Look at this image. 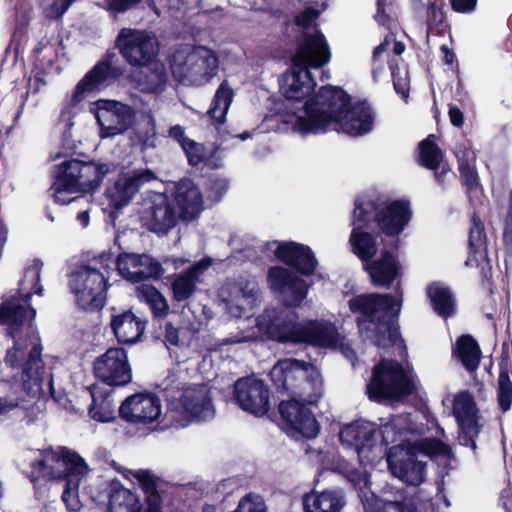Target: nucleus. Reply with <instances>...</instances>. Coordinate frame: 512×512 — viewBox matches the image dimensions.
I'll return each instance as SVG.
<instances>
[{
  "mask_svg": "<svg viewBox=\"0 0 512 512\" xmlns=\"http://www.w3.org/2000/svg\"><path fill=\"white\" fill-rule=\"evenodd\" d=\"M339 440L343 446L353 449L361 462L367 463L377 443V426L362 419L355 420L341 427Z\"/></svg>",
  "mask_w": 512,
  "mask_h": 512,
  "instance_id": "obj_24",
  "label": "nucleus"
},
{
  "mask_svg": "<svg viewBox=\"0 0 512 512\" xmlns=\"http://www.w3.org/2000/svg\"><path fill=\"white\" fill-rule=\"evenodd\" d=\"M392 81L395 92L407 102L410 93V80L408 71L401 73L399 69H392Z\"/></svg>",
  "mask_w": 512,
  "mask_h": 512,
  "instance_id": "obj_57",
  "label": "nucleus"
},
{
  "mask_svg": "<svg viewBox=\"0 0 512 512\" xmlns=\"http://www.w3.org/2000/svg\"><path fill=\"white\" fill-rule=\"evenodd\" d=\"M339 333L335 325L324 320H307L299 327L297 344L320 348H336Z\"/></svg>",
  "mask_w": 512,
  "mask_h": 512,
  "instance_id": "obj_34",
  "label": "nucleus"
},
{
  "mask_svg": "<svg viewBox=\"0 0 512 512\" xmlns=\"http://www.w3.org/2000/svg\"><path fill=\"white\" fill-rule=\"evenodd\" d=\"M147 68V72L141 73L137 81L141 91L154 94L163 92L168 81L165 65L155 59Z\"/></svg>",
  "mask_w": 512,
  "mask_h": 512,
  "instance_id": "obj_41",
  "label": "nucleus"
},
{
  "mask_svg": "<svg viewBox=\"0 0 512 512\" xmlns=\"http://www.w3.org/2000/svg\"><path fill=\"white\" fill-rule=\"evenodd\" d=\"M31 73L32 75L28 78V90L21 95V104L14 117L15 120L18 119L22 114L29 93L32 92L33 94H37L47 84L45 80L47 73L43 72L42 70L36 71L33 69Z\"/></svg>",
  "mask_w": 512,
  "mask_h": 512,
  "instance_id": "obj_54",
  "label": "nucleus"
},
{
  "mask_svg": "<svg viewBox=\"0 0 512 512\" xmlns=\"http://www.w3.org/2000/svg\"><path fill=\"white\" fill-rule=\"evenodd\" d=\"M133 475L145 495L146 508L143 512H162L163 501L157 488V477L149 470H138Z\"/></svg>",
  "mask_w": 512,
  "mask_h": 512,
  "instance_id": "obj_42",
  "label": "nucleus"
},
{
  "mask_svg": "<svg viewBox=\"0 0 512 512\" xmlns=\"http://www.w3.org/2000/svg\"><path fill=\"white\" fill-rule=\"evenodd\" d=\"M305 115L298 116L295 128L303 135L322 134L334 129L350 136L372 131L375 114L366 101L351 105V96L341 87L326 85L303 105Z\"/></svg>",
  "mask_w": 512,
  "mask_h": 512,
  "instance_id": "obj_1",
  "label": "nucleus"
},
{
  "mask_svg": "<svg viewBox=\"0 0 512 512\" xmlns=\"http://www.w3.org/2000/svg\"><path fill=\"white\" fill-rule=\"evenodd\" d=\"M136 295L145 302L154 317H165L169 313V305L163 294L151 284H142L136 288Z\"/></svg>",
  "mask_w": 512,
  "mask_h": 512,
  "instance_id": "obj_47",
  "label": "nucleus"
},
{
  "mask_svg": "<svg viewBox=\"0 0 512 512\" xmlns=\"http://www.w3.org/2000/svg\"><path fill=\"white\" fill-rule=\"evenodd\" d=\"M141 1L142 0H104L101 7L108 11L110 15L116 17L136 7Z\"/></svg>",
  "mask_w": 512,
  "mask_h": 512,
  "instance_id": "obj_58",
  "label": "nucleus"
},
{
  "mask_svg": "<svg viewBox=\"0 0 512 512\" xmlns=\"http://www.w3.org/2000/svg\"><path fill=\"white\" fill-rule=\"evenodd\" d=\"M374 287L389 289L394 281L401 275V265L398 260L397 250L383 249L380 257L370 260L363 265Z\"/></svg>",
  "mask_w": 512,
  "mask_h": 512,
  "instance_id": "obj_31",
  "label": "nucleus"
},
{
  "mask_svg": "<svg viewBox=\"0 0 512 512\" xmlns=\"http://www.w3.org/2000/svg\"><path fill=\"white\" fill-rule=\"evenodd\" d=\"M13 341V347L7 351L5 356L6 365L12 369L22 370L24 386L41 388L45 375L41 343L34 344L27 354L25 348L19 344L18 339Z\"/></svg>",
  "mask_w": 512,
  "mask_h": 512,
  "instance_id": "obj_16",
  "label": "nucleus"
},
{
  "mask_svg": "<svg viewBox=\"0 0 512 512\" xmlns=\"http://www.w3.org/2000/svg\"><path fill=\"white\" fill-rule=\"evenodd\" d=\"M228 187L229 182L227 179L214 177L209 179L207 190L210 197H213L214 200L219 201L228 190Z\"/></svg>",
  "mask_w": 512,
  "mask_h": 512,
  "instance_id": "obj_61",
  "label": "nucleus"
},
{
  "mask_svg": "<svg viewBox=\"0 0 512 512\" xmlns=\"http://www.w3.org/2000/svg\"><path fill=\"white\" fill-rule=\"evenodd\" d=\"M460 179L469 198L482 190L477 169L472 162L461 161L458 167Z\"/></svg>",
  "mask_w": 512,
  "mask_h": 512,
  "instance_id": "obj_52",
  "label": "nucleus"
},
{
  "mask_svg": "<svg viewBox=\"0 0 512 512\" xmlns=\"http://www.w3.org/2000/svg\"><path fill=\"white\" fill-rule=\"evenodd\" d=\"M352 252L362 261L369 262L377 253L376 237L365 229L353 228L349 237Z\"/></svg>",
  "mask_w": 512,
  "mask_h": 512,
  "instance_id": "obj_44",
  "label": "nucleus"
},
{
  "mask_svg": "<svg viewBox=\"0 0 512 512\" xmlns=\"http://www.w3.org/2000/svg\"><path fill=\"white\" fill-rule=\"evenodd\" d=\"M146 229L158 236H165L181 220L168 193L149 192L141 214Z\"/></svg>",
  "mask_w": 512,
  "mask_h": 512,
  "instance_id": "obj_12",
  "label": "nucleus"
},
{
  "mask_svg": "<svg viewBox=\"0 0 512 512\" xmlns=\"http://www.w3.org/2000/svg\"><path fill=\"white\" fill-rule=\"evenodd\" d=\"M512 339L508 336L501 345L499 357V371H511Z\"/></svg>",
  "mask_w": 512,
  "mask_h": 512,
  "instance_id": "obj_62",
  "label": "nucleus"
},
{
  "mask_svg": "<svg viewBox=\"0 0 512 512\" xmlns=\"http://www.w3.org/2000/svg\"><path fill=\"white\" fill-rule=\"evenodd\" d=\"M380 421H383V418H380ZM400 422V416L391 415L387 422L380 423L379 428H377V439L380 437L383 446L387 447L401 439L404 428L400 425Z\"/></svg>",
  "mask_w": 512,
  "mask_h": 512,
  "instance_id": "obj_51",
  "label": "nucleus"
},
{
  "mask_svg": "<svg viewBox=\"0 0 512 512\" xmlns=\"http://www.w3.org/2000/svg\"><path fill=\"white\" fill-rule=\"evenodd\" d=\"M316 81L309 69L293 67L285 72L280 79V91L286 100L302 102L310 97L316 88Z\"/></svg>",
  "mask_w": 512,
  "mask_h": 512,
  "instance_id": "obj_33",
  "label": "nucleus"
},
{
  "mask_svg": "<svg viewBox=\"0 0 512 512\" xmlns=\"http://www.w3.org/2000/svg\"><path fill=\"white\" fill-rule=\"evenodd\" d=\"M43 262L40 259L25 268L19 281L18 297L12 296L0 304V325L5 326L6 335L13 340L19 339L26 323L32 326L36 309L30 305L33 294L42 296L44 289L40 283Z\"/></svg>",
  "mask_w": 512,
  "mask_h": 512,
  "instance_id": "obj_3",
  "label": "nucleus"
},
{
  "mask_svg": "<svg viewBox=\"0 0 512 512\" xmlns=\"http://www.w3.org/2000/svg\"><path fill=\"white\" fill-rule=\"evenodd\" d=\"M169 196L181 220H193L201 212L202 194L191 179L183 178L176 182Z\"/></svg>",
  "mask_w": 512,
  "mask_h": 512,
  "instance_id": "obj_30",
  "label": "nucleus"
},
{
  "mask_svg": "<svg viewBox=\"0 0 512 512\" xmlns=\"http://www.w3.org/2000/svg\"><path fill=\"white\" fill-rule=\"evenodd\" d=\"M331 59V52L324 34L315 29L314 33L303 32L297 39L293 67L305 69L321 68Z\"/></svg>",
  "mask_w": 512,
  "mask_h": 512,
  "instance_id": "obj_19",
  "label": "nucleus"
},
{
  "mask_svg": "<svg viewBox=\"0 0 512 512\" xmlns=\"http://www.w3.org/2000/svg\"><path fill=\"white\" fill-rule=\"evenodd\" d=\"M347 478L359 490L362 501L367 502V512H416L417 504L414 497L401 495L399 499L384 500L369 491L367 476L354 469L348 472Z\"/></svg>",
  "mask_w": 512,
  "mask_h": 512,
  "instance_id": "obj_22",
  "label": "nucleus"
},
{
  "mask_svg": "<svg viewBox=\"0 0 512 512\" xmlns=\"http://www.w3.org/2000/svg\"><path fill=\"white\" fill-rule=\"evenodd\" d=\"M374 20L389 31L397 30L398 15L393 0H376Z\"/></svg>",
  "mask_w": 512,
  "mask_h": 512,
  "instance_id": "obj_50",
  "label": "nucleus"
},
{
  "mask_svg": "<svg viewBox=\"0 0 512 512\" xmlns=\"http://www.w3.org/2000/svg\"><path fill=\"white\" fill-rule=\"evenodd\" d=\"M108 512H143L140 498L131 490L113 481L109 486Z\"/></svg>",
  "mask_w": 512,
  "mask_h": 512,
  "instance_id": "obj_39",
  "label": "nucleus"
},
{
  "mask_svg": "<svg viewBox=\"0 0 512 512\" xmlns=\"http://www.w3.org/2000/svg\"><path fill=\"white\" fill-rule=\"evenodd\" d=\"M89 393L91 397V403L88 407L90 418L102 423L113 421L115 419V410L109 396L106 394L97 396L94 389H89Z\"/></svg>",
  "mask_w": 512,
  "mask_h": 512,
  "instance_id": "obj_48",
  "label": "nucleus"
},
{
  "mask_svg": "<svg viewBox=\"0 0 512 512\" xmlns=\"http://www.w3.org/2000/svg\"><path fill=\"white\" fill-rule=\"evenodd\" d=\"M115 48L131 67H148L159 53L155 36L145 30L122 28L116 39Z\"/></svg>",
  "mask_w": 512,
  "mask_h": 512,
  "instance_id": "obj_10",
  "label": "nucleus"
},
{
  "mask_svg": "<svg viewBox=\"0 0 512 512\" xmlns=\"http://www.w3.org/2000/svg\"><path fill=\"white\" fill-rule=\"evenodd\" d=\"M97 380L110 387H123L132 381L128 353L122 347H110L93 362Z\"/></svg>",
  "mask_w": 512,
  "mask_h": 512,
  "instance_id": "obj_13",
  "label": "nucleus"
},
{
  "mask_svg": "<svg viewBox=\"0 0 512 512\" xmlns=\"http://www.w3.org/2000/svg\"><path fill=\"white\" fill-rule=\"evenodd\" d=\"M381 206L379 199L356 200L351 223L353 228L370 229L372 223H376V214Z\"/></svg>",
  "mask_w": 512,
  "mask_h": 512,
  "instance_id": "obj_46",
  "label": "nucleus"
},
{
  "mask_svg": "<svg viewBox=\"0 0 512 512\" xmlns=\"http://www.w3.org/2000/svg\"><path fill=\"white\" fill-rule=\"evenodd\" d=\"M276 258L302 276L314 275L318 261L312 249L305 244L293 241L280 243L275 252Z\"/></svg>",
  "mask_w": 512,
  "mask_h": 512,
  "instance_id": "obj_29",
  "label": "nucleus"
},
{
  "mask_svg": "<svg viewBox=\"0 0 512 512\" xmlns=\"http://www.w3.org/2000/svg\"><path fill=\"white\" fill-rule=\"evenodd\" d=\"M318 15L319 13L317 10L309 7L297 14L294 22L297 26L302 27L303 29H309Z\"/></svg>",
  "mask_w": 512,
  "mask_h": 512,
  "instance_id": "obj_64",
  "label": "nucleus"
},
{
  "mask_svg": "<svg viewBox=\"0 0 512 512\" xmlns=\"http://www.w3.org/2000/svg\"><path fill=\"white\" fill-rule=\"evenodd\" d=\"M258 330L269 340L297 344L299 315L288 308H267L256 319Z\"/></svg>",
  "mask_w": 512,
  "mask_h": 512,
  "instance_id": "obj_11",
  "label": "nucleus"
},
{
  "mask_svg": "<svg viewBox=\"0 0 512 512\" xmlns=\"http://www.w3.org/2000/svg\"><path fill=\"white\" fill-rule=\"evenodd\" d=\"M233 95V90L229 87L227 81L224 80L217 88L211 106L207 112L213 125L218 126L225 122Z\"/></svg>",
  "mask_w": 512,
  "mask_h": 512,
  "instance_id": "obj_45",
  "label": "nucleus"
},
{
  "mask_svg": "<svg viewBox=\"0 0 512 512\" xmlns=\"http://www.w3.org/2000/svg\"><path fill=\"white\" fill-rule=\"evenodd\" d=\"M414 391L415 384L402 364L395 359L381 358L372 368L366 393L371 401L383 403L400 401Z\"/></svg>",
  "mask_w": 512,
  "mask_h": 512,
  "instance_id": "obj_6",
  "label": "nucleus"
},
{
  "mask_svg": "<svg viewBox=\"0 0 512 512\" xmlns=\"http://www.w3.org/2000/svg\"><path fill=\"white\" fill-rule=\"evenodd\" d=\"M488 254V238L483 220L474 211L470 218L468 231V257L465 266L479 265Z\"/></svg>",
  "mask_w": 512,
  "mask_h": 512,
  "instance_id": "obj_36",
  "label": "nucleus"
},
{
  "mask_svg": "<svg viewBox=\"0 0 512 512\" xmlns=\"http://www.w3.org/2000/svg\"><path fill=\"white\" fill-rule=\"evenodd\" d=\"M161 415V404L153 393H136L128 396L119 407V416L133 424H150Z\"/></svg>",
  "mask_w": 512,
  "mask_h": 512,
  "instance_id": "obj_28",
  "label": "nucleus"
},
{
  "mask_svg": "<svg viewBox=\"0 0 512 512\" xmlns=\"http://www.w3.org/2000/svg\"><path fill=\"white\" fill-rule=\"evenodd\" d=\"M426 295L433 311L441 318L448 319L456 314V299L448 286L437 281L431 282L426 288Z\"/></svg>",
  "mask_w": 512,
  "mask_h": 512,
  "instance_id": "obj_38",
  "label": "nucleus"
},
{
  "mask_svg": "<svg viewBox=\"0 0 512 512\" xmlns=\"http://www.w3.org/2000/svg\"><path fill=\"white\" fill-rule=\"evenodd\" d=\"M280 425L287 434L314 439L320 432V424L303 401L294 398L282 400L278 405Z\"/></svg>",
  "mask_w": 512,
  "mask_h": 512,
  "instance_id": "obj_14",
  "label": "nucleus"
},
{
  "mask_svg": "<svg viewBox=\"0 0 512 512\" xmlns=\"http://www.w3.org/2000/svg\"><path fill=\"white\" fill-rule=\"evenodd\" d=\"M86 469H87V464L84 462V464L81 467H78L77 471H67L65 476L61 477L58 481H60V480L65 481L64 489H68L69 491L78 492L79 481H80L78 476L83 474Z\"/></svg>",
  "mask_w": 512,
  "mask_h": 512,
  "instance_id": "obj_63",
  "label": "nucleus"
},
{
  "mask_svg": "<svg viewBox=\"0 0 512 512\" xmlns=\"http://www.w3.org/2000/svg\"><path fill=\"white\" fill-rule=\"evenodd\" d=\"M193 144L191 147H189L186 143L181 146L183 149L188 164L191 166H198L200 163L204 161V147L202 144L197 143L193 140Z\"/></svg>",
  "mask_w": 512,
  "mask_h": 512,
  "instance_id": "obj_60",
  "label": "nucleus"
},
{
  "mask_svg": "<svg viewBox=\"0 0 512 512\" xmlns=\"http://www.w3.org/2000/svg\"><path fill=\"white\" fill-rule=\"evenodd\" d=\"M233 399L245 412L257 417L270 410V391L263 380L254 376L239 378L233 385Z\"/></svg>",
  "mask_w": 512,
  "mask_h": 512,
  "instance_id": "obj_17",
  "label": "nucleus"
},
{
  "mask_svg": "<svg viewBox=\"0 0 512 512\" xmlns=\"http://www.w3.org/2000/svg\"><path fill=\"white\" fill-rule=\"evenodd\" d=\"M50 190H53L54 202L65 205L72 201L67 194L89 193L95 191L103 182L105 176L112 171L111 165L94 160H66L57 166Z\"/></svg>",
  "mask_w": 512,
  "mask_h": 512,
  "instance_id": "obj_4",
  "label": "nucleus"
},
{
  "mask_svg": "<svg viewBox=\"0 0 512 512\" xmlns=\"http://www.w3.org/2000/svg\"><path fill=\"white\" fill-rule=\"evenodd\" d=\"M452 354L471 373L478 369L482 358L481 348L470 334H463L457 338Z\"/></svg>",
  "mask_w": 512,
  "mask_h": 512,
  "instance_id": "obj_40",
  "label": "nucleus"
},
{
  "mask_svg": "<svg viewBox=\"0 0 512 512\" xmlns=\"http://www.w3.org/2000/svg\"><path fill=\"white\" fill-rule=\"evenodd\" d=\"M45 45L43 42H39L32 51L33 56V70H42L45 73H49L55 63L56 56H47L43 54Z\"/></svg>",
  "mask_w": 512,
  "mask_h": 512,
  "instance_id": "obj_56",
  "label": "nucleus"
},
{
  "mask_svg": "<svg viewBox=\"0 0 512 512\" xmlns=\"http://www.w3.org/2000/svg\"><path fill=\"white\" fill-rule=\"evenodd\" d=\"M118 273L131 283L159 280L164 274L162 264L148 254L122 252L115 259Z\"/></svg>",
  "mask_w": 512,
  "mask_h": 512,
  "instance_id": "obj_20",
  "label": "nucleus"
},
{
  "mask_svg": "<svg viewBox=\"0 0 512 512\" xmlns=\"http://www.w3.org/2000/svg\"><path fill=\"white\" fill-rule=\"evenodd\" d=\"M147 321L137 317L131 309L112 314L110 327L119 344H134L141 340Z\"/></svg>",
  "mask_w": 512,
  "mask_h": 512,
  "instance_id": "obj_35",
  "label": "nucleus"
},
{
  "mask_svg": "<svg viewBox=\"0 0 512 512\" xmlns=\"http://www.w3.org/2000/svg\"><path fill=\"white\" fill-rule=\"evenodd\" d=\"M212 265V259L203 257L198 262L181 271L171 282L172 301L184 303L197 291L200 277Z\"/></svg>",
  "mask_w": 512,
  "mask_h": 512,
  "instance_id": "obj_32",
  "label": "nucleus"
},
{
  "mask_svg": "<svg viewBox=\"0 0 512 512\" xmlns=\"http://www.w3.org/2000/svg\"><path fill=\"white\" fill-rule=\"evenodd\" d=\"M99 109L97 120L103 138L122 134L130 129L135 122V110L128 104L116 100H105Z\"/></svg>",
  "mask_w": 512,
  "mask_h": 512,
  "instance_id": "obj_23",
  "label": "nucleus"
},
{
  "mask_svg": "<svg viewBox=\"0 0 512 512\" xmlns=\"http://www.w3.org/2000/svg\"><path fill=\"white\" fill-rule=\"evenodd\" d=\"M388 469L407 485L419 486L425 480L426 462L418 459L409 444L391 446L386 453Z\"/></svg>",
  "mask_w": 512,
  "mask_h": 512,
  "instance_id": "obj_15",
  "label": "nucleus"
},
{
  "mask_svg": "<svg viewBox=\"0 0 512 512\" xmlns=\"http://www.w3.org/2000/svg\"><path fill=\"white\" fill-rule=\"evenodd\" d=\"M267 281L274 292L288 293L285 299V304L288 307H299L306 299L311 287V284L282 266L270 267Z\"/></svg>",
  "mask_w": 512,
  "mask_h": 512,
  "instance_id": "obj_27",
  "label": "nucleus"
},
{
  "mask_svg": "<svg viewBox=\"0 0 512 512\" xmlns=\"http://www.w3.org/2000/svg\"><path fill=\"white\" fill-rule=\"evenodd\" d=\"M302 504L304 512H341L346 505V499L341 489H326L305 494Z\"/></svg>",
  "mask_w": 512,
  "mask_h": 512,
  "instance_id": "obj_37",
  "label": "nucleus"
},
{
  "mask_svg": "<svg viewBox=\"0 0 512 512\" xmlns=\"http://www.w3.org/2000/svg\"><path fill=\"white\" fill-rule=\"evenodd\" d=\"M412 218L410 202L404 199L393 200L387 205L382 203L376 214V225L379 231L387 237H393V249L398 250V236L402 233Z\"/></svg>",
  "mask_w": 512,
  "mask_h": 512,
  "instance_id": "obj_26",
  "label": "nucleus"
},
{
  "mask_svg": "<svg viewBox=\"0 0 512 512\" xmlns=\"http://www.w3.org/2000/svg\"><path fill=\"white\" fill-rule=\"evenodd\" d=\"M478 412L476 402L468 391L456 395L453 413L458 423V441L460 445L473 451L477 449L476 438L482 428Z\"/></svg>",
  "mask_w": 512,
  "mask_h": 512,
  "instance_id": "obj_18",
  "label": "nucleus"
},
{
  "mask_svg": "<svg viewBox=\"0 0 512 512\" xmlns=\"http://www.w3.org/2000/svg\"><path fill=\"white\" fill-rule=\"evenodd\" d=\"M426 15L429 27H440L446 18L442 5L437 4V2L428 3Z\"/></svg>",
  "mask_w": 512,
  "mask_h": 512,
  "instance_id": "obj_59",
  "label": "nucleus"
},
{
  "mask_svg": "<svg viewBox=\"0 0 512 512\" xmlns=\"http://www.w3.org/2000/svg\"><path fill=\"white\" fill-rule=\"evenodd\" d=\"M511 371H499L497 381V402L500 410L506 413L512 406V381L510 379Z\"/></svg>",
  "mask_w": 512,
  "mask_h": 512,
  "instance_id": "obj_53",
  "label": "nucleus"
},
{
  "mask_svg": "<svg viewBox=\"0 0 512 512\" xmlns=\"http://www.w3.org/2000/svg\"><path fill=\"white\" fill-rule=\"evenodd\" d=\"M401 300L392 294L366 293L348 300L352 313H359L358 328L379 348L393 346L400 337L398 318Z\"/></svg>",
  "mask_w": 512,
  "mask_h": 512,
  "instance_id": "obj_2",
  "label": "nucleus"
},
{
  "mask_svg": "<svg viewBox=\"0 0 512 512\" xmlns=\"http://www.w3.org/2000/svg\"><path fill=\"white\" fill-rule=\"evenodd\" d=\"M408 444L417 456L422 454L429 457L431 460L442 458L447 461L454 458L451 446L439 438L425 437L417 439L414 442H409Z\"/></svg>",
  "mask_w": 512,
  "mask_h": 512,
  "instance_id": "obj_43",
  "label": "nucleus"
},
{
  "mask_svg": "<svg viewBox=\"0 0 512 512\" xmlns=\"http://www.w3.org/2000/svg\"><path fill=\"white\" fill-rule=\"evenodd\" d=\"M232 512H268L263 497L259 494L248 493L243 496L237 508Z\"/></svg>",
  "mask_w": 512,
  "mask_h": 512,
  "instance_id": "obj_55",
  "label": "nucleus"
},
{
  "mask_svg": "<svg viewBox=\"0 0 512 512\" xmlns=\"http://www.w3.org/2000/svg\"><path fill=\"white\" fill-rule=\"evenodd\" d=\"M418 147L420 164L429 170L439 169L443 161V153L435 142V135L430 134L419 143Z\"/></svg>",
  "mask_w": 512,
  "mask_h": 512,
  "instance_id": "obj_49",
  "label": "nucleus"
},
{
  "mask_svg": "<svg viewBox=\"0 0 512 512\" xmlns=\"http://www.w3.org/2000/svg\"><path fill=\"white\" fill-rule=\"evenodd\" d=\"M155 179L156 175L150 169L119 175L114 184L106 189L105 195L109 200V205L116 210L122 209L131 202L142 185Z\"/></svg>",
  "mask_w": 512,
  "mask_h": 512,
  "instance_id": "obj_25",
  "label": "nucleus"
},
{
  "mask_svg": "<svg viewBox=\"0 0 512 512\" xmlns=\"http://www.w3.org/2000/svg\"><path fill=\"white\" fill-rule=\"evenodd\" d=\"M172 409L187 419L205 420L214 413L207 384H192L183 388L179 398L171 402Z\"/></svg>",
  "mask_w": 512,
  "mask_h": 512,
  "instance_id": "obj_21",
  "label": "nucleus"
},
{
  "mask_svg": "<svg viewBox=\"0 0 512 512\" xmlns=\"http://www.w3.org/2000/svg\"><path fill=\"white\" fill-rule=\"evenodd\" d=\"M116 53L108 49L102 58L89 70L77 83L70 101L60 113L62 120L71 118L72 109L80 103L86 93H91L108 81L118 80L123 75V70L115 65Z\"/></svg>",
  "mask_w": 512,
  "mask_h": 512,
  "instance_id": "obj_9",
  "label": "nucleus"
},
{
  "mask_svg": "<svg viewBox=\"0 0 512 512\" xmlns=\"http://www.w3.org/2000/svg\"><path fill=\"white\" fill-rule=\"evenodd\" d=\"M69 287L82 310L99 311L106 304L108 277L98 267L78 265L70 276Z\"/></svg>",
  "mask_w": 512,
  "mask_h": 512,
  "instance_id": "obj_8",
  "label": "nucleus"
},
{
  "mask_svg": "<svg viewBox=\"0 0 512 512\" xmlns=\"http://www.w3.org/2000/svg\"><path fill=\"white\" fill-rule=\"evenodd\" d=\"M269 376L278 391L310 400H317L322 395L320 371L310 362L296 358L281 359L273 366Z\"/></svg>",
  "mask_w": 512,
  "mask_h": 512,
  "instance_id": "obj_5",
  "label": "nucleus"
},
{
  "mask_svg": "<svg viewBox=\"0 0 512 512\" xmlns=\"http://www.w3.org/2000/svg\"><path fill=\"white\" fill-rule=\"evenodd\" d=\"M40 458L29 463V470L23 474L32 483L35 492L49 482L58 481L67 471H77L84 464V459L67 447H52L39 451Z\"/></svg>",
  "mask_w": 512,
  "mask_h": 512,
  "instance_id": "obj_7",
  "label": "nucleus"
}]
</instances>
